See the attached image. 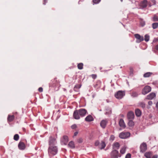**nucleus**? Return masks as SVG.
<instances>
[{"mask_svg":"<svg viewBox=\"0 0 158 158\" xmlns=\"http://www.w3.org/2000/svg\"><path fill=\"white\" fill-rule=\"evenodd\" d=\"M88 114L87 110L85 109H80L78 110H75L73 112V116L74 118L79 119L80 117L85 116Z\"/></svg>","mask_w":158,"mask_h":158,"instance_id":"1","label":"nucleus"},{"mask_svg":"<svg viewBox=\"0 0 158 158\" xmlns=\"http://www.w3.org/2000/svg\"><path fill=\"white\" fill-rule=\"evenodd\" d=\"M48 154L49 156L56 155L58 152V148L56 146H49L48 149Z\"/></svg>","mask_w":158,"mask_h":158,"instance_id":"2","label":"nucleus"},{"mask_svg":"<svg viewBox=\"0 0 158 158\" xmlns=\"http://www.w3.org/2000/svg\"><path fill=\"white\" fill-rule=\"evenodd\" d=\"M57 137H53L50 136L48 140V144L49 146H56L55 145L56 143V139Z\"/></svg>","mask_w":158,"mask_h":158,"instance_id":"3","label":"nucleus"},{"mask_svg":"<svg viewBox=\"0 0 158 158\" xmlns=\"http://www.w3.org/2000/svg\"><path fill=\"white\" fill-rule=\"evenodd\" d=\"M111 158H118V157H121V155L119 154L118 152L114 149L110 153Z\"/></svg>","mask_w":158,"mask_h":158,"instance_id":"4","label":"nucleus"},{"mask_svg":"<svg viewBox=\"0 0 158 158\" xmlns=\"http://www.w3.org/2000/svg\"><path fill=\"white\" fill-rule=\"evenodd\" d=\"M59 84V81H58L56 78L52 80L51 82L49 83L50 87H55L58 86Z\"/></svg>","mask_w":158,"mask_h":158,"instance_id":"5","label":"nucleus"},{"mask_svg":"<svg viewBox=\"0 0 158 158\" xmlns=\"http://www.w3.org/2000/svg\"><path fill=\"white\" fill-rule=\"evenodd\" d=\"M130 133L129 132H122L119 135V137L122 139H125L129 137L130 136Z\"/></svg>","mask_w":158,"mask_h":158,"instance_id":"6","label":"nucleus"},{"mask_svg":"<svg viewBox=\"0 0 158 158\" xmlns=\"http://www.w3.org/2000/svg\"><path fill=\"white\" fill-rule=\"evenodd\" d=\"M151 90V88L149 86H145L142 91V93L143 95H145L150 92Z\"/></svg>","mask_w":158,"mask_h":158,"instance_id":"7","label":"nucleus"},{"mask_svg":"<svg viewBox=\"0 0 158 158\" xmlns=\"http://www.w3.org/2000/svg\"><path fill=\"white\" fill-rule=\"evenodd\" d=\"M125 95V93L122 91H118L115 94V96L117 98L121 99Z\"/></svg>","mask_w":158,"mask_h":158,"instance_id":"8","label":"nucleus"},{"mask_svg":"<svg viewBox=\"0 0 158 158\" xmlns=\"http://www.w3.org/2000/svg\"><path fill=\"white\" fill-rule=\"evenodd\" d=\"M140 152L143 153L147 149V145L146 143L143 142L141 144L140 146Z\"/></svg>","mask_w":158,"mask_h":158,"instance_id":"9","label":"nucleus"},{"mask_svg":"<svg viewBox=\"0 0 158 158\" xmlns=\"http://www.w3.org/2000/svg\"><path fill=\"white\" fill-rule=\"evenodd\" d=\"M68 141V137L66 135H64L61 139V143L62 144L66 145Z\"/></svg>","mask_w":158,"mask_h":158,"instance_id":"10","label":"nucleus"},{"mask_svg":"<svg viewBox=\"0 0 158 158\" xmlns=\"http://www.w3.org/2000/svg\"><path fill=\"white\" fill-rule=\"evenodd\" d=\"M17 114V113L16 112V113H14V114L12 115L9 114L8 115L7 118V121L8 122H11L13 121L15 119V114Z\"/></svg>","mask_w":158,"mask_h":158,"instance_id":"11","label":"nucleus"},{"mask_svg":"<svg viewBox=\"0 0 158 158\" xmlns=\"http://www.w3.org/2000/svg\"><path fill=\"white\" fill-rule=\"evenodd\" d=\"M134 36L135 38L138 40L136 41L137 43H140L144 40L143 36H141L139 34H135Z\"/></svg>","mask_w":158,"mask_h":158,"instance_id":"12","label":"nucleus"},{"mask_svg":"<svg viewBox=\"0 0 158 158\" xmlns=\"http://www.w3.org/2000/svg\"><path fill=\"white\" fill-rule=\"evenodd\" d=\"M119 125L120 127L123 128L124 129L126 127V125L124 121L122 118L119 119Z\"/></svg>","mask_w":158,"mask_h":158,"instance_id":"13","label":"nucleus"},{"mask_svg":"<svg viewBox=\"0 0 158 158\" xmlns=\"http://www.w3.org/2000/svg\"><path fill=\"white\" fill-rule=\"evenodd\" d=\"M25 143L22 142H20L18 144V148L19 149L23 150L25 148Z\"/></svg>","mask_w":158,"mask_h":158,"instance_id":"14","label":"nucleus"},{"mask_svg":"<svg viewBox=\"0 0 158 158\" xmlns=\"http://www.w3.org/2000/svg\"><path fill=\"white\" fill-rule=\"evenodd\" d=\"M156 95L155 93H151L148 95L146 99L148 100L152 99L154 97H156Z\"/></svg>","mask_w":158,"mask_h":158,"instance_id":"15","label":"nucleus"},{"mask_svg":"<svg viewBox=\"0 0 158 158\" xmlns=\"http://www.w3.org/2000/svg\"><path fill=\"white\" fill-rule=\"evenodd\" d=\"M127 117L129 119L131 120L133 119L134 117V113L132 111L129 112L127 114Z\"/></svg>","mask_w":158,"mask_h":158,"instance_id":"16","label":"nucleus"},{"mask_svg":"<svg viewBox=\"0 0 158 158\" xmlns=\"http://www.w3.org/2000/svg\"><path fill=\"white\" fill-rule=\"evenodd\" d=\"M101 85V81L100 80H98L94 85V87L96 89L100 88Z\"/></svg>","mask_w":158,"mask_h":158,"instance_id":"17","label":"nucleus"},{"mask_svg":"<svg viewBox=\"0 0 158 158\" xmlns=\"http://www.w3.org/2000/svg\"><path fill=\"white\" fill-rule=\"evenodd\" d=\"M107 123V120H102L100 123L101 126L103 128H105L106 125Z\"/></svg>","mask_w":158,"mask_h":158,"instance_id":"18","label":"nucleus"},{"mask_svg":"<svg viewBox=\"0 0 158 158\" xmlns=\"http://www.w3.org/2000/svg\"><path fill=\"white\" fill-rule=\"evenodd\" d=\"M94 119L93 117L90 115L87 116L85 118V120L88 122H90L93 121Z\"/></svg>","mask_w":158,"mask_h":158,"instance_id":"19","label":"nucleus"},{"mask_svg":"<svg viewBox=\"0 0 158 158\" xmlns=\"http://www.w3.org/2000/svg\"><path fill=\"white\" fill-rule=\"evenodd\" d=\"M152 155V152L151 151L147 152L144 154V156L146 158H151Z\"/></svg>","mask_w":158,"mask_h":158,"instance_id":"20","label":"nucleus"},{"mask_svg":"<svg viewBox=\"0 0 158 158\" xmlns=\"http://www.w3.org/2000/svg\"><path fill=\"white\" fill-rule=\"evenodd\" d=\"M113 149H118L120 147L119 143L118 142H116L114 143L112 145Z\"/></svg>","mask_w":158,"mask_h":158,"instance_id":"21","label":"nucleus"},{"mask_svg":"<svg viewBox=\"0 0 158 158\" xmlns=\"http://www.w3.org/2000/svg\"><path fill=\"white\" fill-rule=\"evenodd\" d=\"M147 6V1L144 0L141 3V6L143 8H145Z\"/></svg>","mask_w":158,"mask_h":158,"instance_id":"22","label":"nucleus"},{"mask_svg":"<svg viewBox=\"0 0 158 158\" xmlns=\"http://www.w3.org/2000/svg\"><path fill=\"white\" fill-rule=\"evenodd\" d=\"M135 114L137 116L139 117L141 115V112L139 109H136L135 110Z\"/></svg>","mask_w":158,"mask_h":158,"instance_id":"23","label":"nucleus"},{"mask_svg":"<svg viewBox=\"0 0 158 158\" xmlns=\"http://www.w3.org/2000/svg\"><path fill=\"white\" fill-rule=\"evenodd\" d=\"M127 147L126 146H124L120 150V152L122 154H124L126 151Z\"/></svg>","mask_w":158,"mask_h":158,"instance_id":"24","label":"nucleus"},{"mask_svg":"<svg viewBox=\"0 0 158 158\" xmlns=\"http://www.w3.org/2000/svg\"><path fill=\"white\" fill-rule=\"evenodd\" d=\"M68 146L71 148H74L75 144L74 142L72 141L70 142L68 144Z\"/></svg>","mask_w":158,"mask_h":158,"instance_id":"25","label":"nucleus"},{"mask_svg":"<svg viewBox=\"0 0 158 158\" xmlns=\"http://www.w3.org/2000/svg\"><path fill=\"white\" fill-rule=\"evenodd\" d=\"M152 74V73L151 72H147L143 74L144 77H148L151 76Z\"/></svg>","mask_w":158,"mask_h":158,"instance_id":"26","label":"nucleus"},{"mask_svg":"<svg viewBox=\"0 0 158 158\" xmlns=\"http://www.w3.org/2000/svg\"><path fill=\"white\" fill-rule=\"evenodd\" d=\"M106 144L105 143V142L103 141H102L101 143L100 144V146L101 147L100 148V149H102L105 148L106 147Z\"/></svg>","mask_w":158,"mask_h":158,"instance_id":"27","label":"nucleus"},{"mask_svg":"<svg viewBox=\"0 0 158 158\" xmlns=\"http://www.w3.org/2000/svg\"><path fill=\"white\" fill-rule=\"evenodd\" d=\"M152 27L153 29H156L158 27V23H153L152 24Z\"/></svg>","mask_w":158,"mask_h":158,"instance_id":"28","label":"nucleus"},{"mask_svg":"<svg viewBox=\"0 0 158 158\" xmlns=\"http://www.w3.org/2000/svg\"><path fill=\"white\" fill-rule=\"evenodd\" d=\"M139 105L143 108H144L145 107V104L143 102H140L139 103Z\"/></svg>","mask_w":158,"mask_h":158,"instance_id":"29","label":"nucleus"},{"mask_svg":"<svg viewBox=\"0 0 158 158\" xmlns=\"http://www.w3.org/2000/svg\"><path fill=\"white\" fill-rule=\"evenodd\" d=\"M81 87V86L79 85H76L74 88V90L76 91H77Z\"/></svg>","mask_w":158,"mask_h":158,"instance_id":"30","label":"nucleus"},{"mask_svg":"<svg viewBox=\"0 0 158 158\" xmlns=\"http://www.w3.org/2000/svg\"><path fill=\"white\" fill-rule=\"evenodd\" d=\"M83 64L81 63L77 64V68L79 69H82L83 68Z\"/></svg>","mask_w":158,"mask_h":158,"instance_id":"31","label":"nucleus"},{"mask_svg":"<svg viewBox=\"0 0 158 158\" xmlns=\"http://www.w3.org/2000/svg\"><path fill=\"white\" fill-rule=\"evenodd\" d=\"M152 20L154 22L158 21V17L156 15H155L152 18Z\"/></svg>","mask_w":158,"mask_h":158,"instance_id":"32","label":"nucleus"},{"mask_svg":"<svg viewBox=\"0 0 158 158\" xmlns=\"http://www.w3.org/2000/svg\"><path fill=\"white\" fill-rule=\"evenodd\" d=\"M128 125L129 127H132L134 125V122L131 120H130L128 123Z\"/></svg>","mask_w":158,"mask_h":158,"instance_id":"33","label":"nucleus"},{"mask_svg":"<svg viewBox=\"0 0 158 158\" xmlns=\"http://www.w3.org/2000/svg\"><path fill=\"white\" fill-rule=\"evenodd\" d=\"M19 139V136L17 134L15 135L14 136V139L15 141H18Z\"/></svg>","mask_w":158,"mask_h":158,"instance_id":"34","label":"nucleus"},{"mask_svg":"<svg viewBox=\"0 0 158 158\" xmlns=\"http://www.w3.org/2000/svg\"><path fill=\"white\" fill-rule=\"evenodd\" d=\"M111 110L110 109L108 110H106V111L105 112V114L106 115H109L111 114Z\"/></svg>","mask_w":158,"mask_h":158,"instance_id":"35","label":"nucleus"},{"mask_svg":"<svg viewBox=\"0 0 158 158\" xmlns=\"http://www.w3.org/2000/svg\"><path fill=\"white\" fill-rule=\"evenodd\" d=\"M149 36L148 35H146L144 36V40L146 42H148L149 40Z\"/></svg>","mask_w":158,"mask_h":158,"instance_id":"36","label":"nucleus"},{"mask_svg":"<svg viewBox=\"0 0 158 158\" xmlns=\"http://www.w3.org/2000/svg\"><path fill=\"white\" fill-rule=\"evenodd\" d=\"M138 95L137 93L135 92H133L131 93V96L133 97H137Z\"/></svg>","mask_w":158,"mask_h":158,"instance_id":"37","label":"nucleus"},{"mask_svg":"<svg viewBox=\"0 0 158 158\" xmlns=\"http://www.w3.org/2000/svg\"><path fill=\"white\" fill-rule=\"evenodd\" d=\"M101 0H93V4H97Z\"/></svg>","mask_w":158,"mask_h":158,"instance_id":"38","label":"nucleus"},{"mask_svg":"<svg viewBox=\"0 0 158 158\" xmlns=\"http://www.w3.org/2000/svg\"><path fill=\"white\" fill-rule=\"evenodd\" d=\"M114 138H115V137H114V135H111L110 138L109 140L110 141H113L114 140Z\"/></svg>","mask_w":158,"mask_h":158,"instance_id":"39","label":"nucleus"},{"mask_svg":"<svg viewBox=\"0 0 158 158\" xmlns=\"http://www.w3.org/2000/svg\"><path fill=\"white\" fill-rule=\"evenodd\" d=\"M131 155L130 153H127L126 156L125 158H131Z\"/></svg>","mask_w":158,"mask_h":158,"instance_id":"40","label":"nucleus"},{"mask_svg":"<svg viewBox=\"0 0 158 158\" xmlns=\"http://www.w3.org/2000/svg\"><path fill=\"white\" fill-rule=\"evenodd\" d=\"M91 76L93 79H95L97 77V75L95 74H93L91 75Z\"/></svg>","mask_w":158,"mask_h":158,"instance_id":"41","label":"nucleus"},{"mask_svg":"<svg viewBox=\"0 0 158 158\" xmlns=\"http://www.w3.org/2000/svg\"><path fill=\"white\" fill-rule=\"evenodd\" d=\"M130 72L131 73H133V69L132 67H130Z\"/></svg>","mask_w":158,"mask_h":158,"instance_id":"42","label":"nucleus"},{"mask_svg":"<svg viewBox=\"0 0 158 158\" xmlns=\"http://www.w3.org/2000/svg\"><path fill=\"white\" fill-rule=\"evenodd\" d=\"M77 142L79 143H82L83 141V140L81 138H79L77 140Z\"/></svg>","mask_w":158,"mask_h":158,"instance_id":"43","label":"nucleus"},{"mask_svg":"<svg viewBox=\"0 0 158 158\" xmlns=\"http://www.w3.org/2000/svg\"><path fill=\"white\" fill-rule=\"evenodd\" d=\"M38 91L39 92H42L43 91V88L42 87H40L39 89H38Z\"/></svg>","mask_w":158,"mask_h":158,"instance_id":"44","label":"nucleus"},{"mask_svg":"<svg viewBox=\"0 0 158 158\" xmlns=\"http://www.w3.org/2000/svg\"><path fill=\"white\" fill-rule=\"evenodd\" d=\"M148 104L149 106H151L152 104V101H149L148 102Z\"/></svg>","mask_w":158,"mask_h":158,"instance_id":"45","label":"nucleus"},{"mask_svg":"<svg viewBox=\"0 0 158 158\" xmlns=\"http://www.w3.org/2000/svg\"><path fill=\"white\" fill-rule=\"evenodd\" d=\"M77 127V125L76 124H74L71 126V128L73 129H74Z\"/></svg>","mask_w":158,"mask_h":158,"instance_id":"46","label":"nucleus"},{"mask_svg":"<svg viewBox=\"0 0 158 158\" xmlns=\"http://www.w3.org/2000/svg\"><path fill=\"white\" fill-rule=\"evenodd\" d=\"M99 142L98 141H97L95 143V145L96 146H98L99 145Z\"/></svg>","mask_w":158,"mask_h":158,"instance_id":"47","label":"nucleus"},{"mask_svg":"<svg viewBox=\"0 0 158 158\" xmlns=\"http://www.w3.org/2000/svg\"><path fill=\"white\" fill-rule=\"evenodd\" d=\"M158 155L157 154H156L153 156L152 158H158Z\"/></svg>","mask_w":158,"mask_h":158,"instance_id":"48","label":"nucleus"},{"mask_svg":"<svg viewBox=\"0 0 158 158\" xmlns=\"http://www.w3.org/2000/svg\"><path fill=\"white\" fill-rule=\"evenodd\" d=\"M152 2L154 4H156V1L155 0H151Z\"/></svg>","mask_w":158,"mask_h":158,"instance_id":"49","label":"nucleus"},{"mask_svg":"<svg viewBox=\"0 0 158 158\" xmlns=\"http://www.w3.org/2000/svg\"><path fill=\"white\" fill-rule=\"evenodd\" d=\"M47 0H44L43 1V4L45 5L46 4V3L47 2Z\"/></svg>","mask_w":158,"mask_h":158,"instance_id":"50","label":"nucleus"},{"mask_svg":"<svg viewBox=\"0 0 158 158\" xmlns=\"http://www.w3.org/2000/svg\"><path fill=\"white\" fill-rule=\"evenodd\" d=\"M155 49L158 51V44L155 46Z\"/></svg>","mask_w":158,"mask_h":158,"instance_id":"51","label":"nucleus"},{"mask_svg":"<svg viewBox=\"0 0 158 158\" xmlns=\"http://www.w3.org/2000/svg\"><path fill=\"white\" fill-rule=\"evenodd\" d=\"M77 134H78V132H75L74 133V135L75 136H76L77 135Z\"/></svg>","mask_w":158,"mask_h":158,"instance_id":"52","label":"nucleus"},{"mask_svg":"<svg viewBox=\"0 0 158 158\" xmlns=\"http://www.w3.org/2000/svg\"><path fill=\"white\" fill-rule=\"evenodd\" d=\"M156 107L158 109V102L156 104Z\"/></svg>","mask_w":158,"mask_h":158,"instance_id":"53","label":"nucleus"},{"mask_svg":"<svg viewBox=\"0 0 158 158\" xmlns=\"http://www.w3.org/2000/svg\"><path fill=\"white\" fill-rule=\"evenodd\" d=\"M158 40L157 39H154L153 40V42H155L156 41H157Z\"/></svg>","mask_w":158,"mask_h":158,"instance_id":"54","label":"nucleus"},{"mask_svg":"<svg viewBox=\"0 0 158 158\" xmlns=\"http://www.w3.org/2000/svg\"><path fill=\"white\" fill-rule=\"evenodd\" d=\"M147 108L148 109H150V106H147Z\"/></svg>","mask_w":158,"mask_h":158,"instance_id":"55","label":"nucleus"},{"mask_svg":"<svg viewBox=\"0 0 158 158\" xmlns=\"http://www.w3.org/2000/svg\"><path fill=\"white\" fill-rule=\"evenodd\" d=\"M121 117H123L124 116V115L123 114H121L120 115Z\"/></svg>","mask_w":158,"mask_h":158,"instance_id":"56","label":"nucleus"},{"mask_svg":"<svg viewBox=\"0 0 158 158\" xmlns=\"http://www.w3.org/2000/svg\"><path fill=\"white\" fill-rule=\"evenodd\" d=\"M23 131H24V130H25V129L24 128H23Z\"/></svg>","mask_w":158,"mask_h":158,"instance_id":"57","label":"nucleus"},{"mask_svg":"<svg viewBox=\"0 0 158 158\" xmlns=\"http://www.w3.org/2000/svg\"><path fill=\"white\" fill-rule=\"evenodd\" d=\"M120 1H121V2H122L123 1V0H120Z\"/></svg>","mask_w":158,"mask_h":158,"instance_id":"58","label":"nucleus"}]
</instances>
